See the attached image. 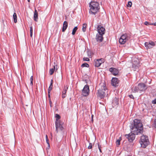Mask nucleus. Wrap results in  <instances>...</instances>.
<instances>
[{"mask_svg": "<svg viewBox=\"0 0 156 156\" xmlns=\"http://www.w3.org/2000/svg\"><path fill=\"white\" fill-rule=\"evenodd\" d=\"M98 149L100 151V152H101V145H99V144H98Z\"/></svg>", "mask_w": 156, "mask_h": 156, "instance_id": "35", "label": "nucleus"}, {"mask_svg": "<svg viewBox=\"0 0 156 156\" xmlns=\"http://www.w3.org/2000/svg\"><path fill=\"white\" fill-rule=\"evenodd\" d=\"M153 126L154 128H156V119L154 121Z\"/></svg>", "mask_w": 156, "mask_h": 156, "instance_id": "34", "label": "nucleus"}, {"mask_svg": "<svg viewBox=\"0 0 156 156\" xmlns=\"http://www.w3.org/2000/svg\"><path fill=\"white\" fill-rule=\"evenodd\" d=\"M105 86H103L101 87V89H99L98 91V96L101 98H102L105 95V91L106 90Z\"/></svg>", "mask_w": 156, "mask_h": 156, "instance_id": "6", "label": "nucleus"}, {"mask_svg": "<svg viewBox=\"0 0 156 156\" xmlns=\"http://www.w3.org/2000/svg\"><path fill=\"white\" fill-rule=\"evenodd\" d=\"M120 140H117L116 141V144L117 146H118L120 144Z\"/></svg>", "mask_w": 156, "mask_h": 156, "instance_id": "28", "label": "nucleus"}, {"mask_svg": "<svg viewBox=\"0 0 156 156\" xmlns=\"http://www.w3.org/2000/svg\"><path fill=\"white\" fill-rule=\"evenodd\" d=\"M50 92H48V97L49 98V99H51L50 98Z\"/></svg>", "mask_w": 156, "mask_h": 156, "instance_id": "40", "label": "nucleus"}, {"mask_svg": "<svg viewBox=\"0 0 156 156\" xmlns=\"http://www.w3.org/2000/svg\"><path fill=\"white\" fill-rule=\"evenodd\" d=\"M33 30L32 27H30V33H33Z\"/></svg>", "mask_w": 156, "mask_h": 156, "instance_id": "41", "label": "nucleus"}, {"mask_svg": "<svg viewBox=\"0 0 156 156\" xmlns=\"http://www.w3.org/2000/svg\"><path fill=\"white\" fill-rule=\"evenodd\" d=\"M119 99L117 98L116 97L113 99L112 101V103H115L117 105L119 104Z\"/></svg>", "mask_w": 156, "mask_h": 156, "instance_id": "18", "label": "nucleus"}, {"mask_svg": "<svg viewBox=\"0 0 156 156\" xmlns=\"http://www.w3.org/2000/svg\"><path fill=\"white\" fill-rule=\"evenodd\" d=\"M33 76H31L30 77V84L32 86L33 85Z\"/></svg>", "mask_w": 156, "mask_h": 156, "instance_id": "27", "label": "nucleus"}, {"mask_svg": "<svg viewBox=\"0 0 156 156\" xmlns=\"http://www.w3.org/2000/svg\"><path fill=\"white\" fill-rule=\"evenodd\" d=\"M66 96V94L64 93H62V98H64Z\"/></svg>", "mask_w": 156, "mask_h": 156, "instance_id": "36", "label": "nucleus"}, {"mask_svg": "<svg viewBox=\"0 0 156 156\" xmlns=\"http://www.w3.org/2000/svg\"><path fill=\"white\" fill-rule=\"evenodd\" d=\"M95 64V67H98L100 66L101 64L104 62V60L103 58H101L94 60Z\"/></svg>", "mask_w": 156, "mask_h": 156, "instance_id": "11", "label": "nucleus"}, {"mask_svg": "<svg viewBox=\"0 0 156 156\" xmlns=\"http://www.w3.org/2000/svg\"><path fill=\"white\" fill-rule=\"evenodd\" d=\"M53 80L52 79H51V83L50 84L53 85Z\"/></svg>", "mask_w": 156, "mask_h": 156, "instance_id": "44", "label": "nucleus"}, {"mask_svg": "<svg viewBox=\"0 0 156 156\" xmlns=\"http://www.w3.org/2000/svg\"><path fill=\"white\" fill-rule=\"evenodd\" d=\"M83 60L84 61H90V59L87 57H84L83 58Z\"/></svg>", "mask_w": 156, "mask_h": 156, "instance_id": "30", "label": "nucleus"}, {"mask_svg": "<svg viewBox=\"0 0 156 156\" xmlns=\"http://www.w3.org/2000/svg\"><path fill=\"white\" fill-rule=\"evenodd\" d=\"M150 25H154V26H156V23H151V24H150Z\"/></svg>", "mask_w": 156, "mask_h": 156, "instance_id": "42", "label": "nucleus"}, {"mask_svg": "<svg viewBox=\"0 0 156 156\" xmlns=\"http://www.w3.org/2000/svg\"><path fill=\"white\" fill-rule=\"evenodd\" d=\"M87 24L86 23H84L83 25L82 30L83 32L86 31V28L87 27Z\"/></svg>", "mask_w": 156, "mask_h": 156, "instance_id": "22", "label": "nucleus"}, {"mask_svg": "<svg viewBox=\"0 0 156 156\" xmlns=\"http://www.w3.org/2000/svg\"><path fill=\"white\" fill-rule=\"evenodd\" d=\"M92 147V144L91 143H89V145L88 147V149H91Z\"/></svg>", "mask_w": 156, "mask_h": 156, "instance_id": "31", "label": "nucleus"}, {"mask_svg": "<svg viewBox=\"0 0 156 156\" xmlns=\"http://www.w3.org/2000/svg\"><path fill=\"white\" fill-rule=\"evenodd\" d=\"M49 103L51 107H52V102L51 99H49Z\"/></svg>", "mask_w": 156, "mask_h": 156, "instance_id": "39", "label": "nucleus"}, {"mask_svg": "<svg viewBox=\"0 0 156 156\" xmlns=\"http://www.w3.org/2000/svg\"><path fill=\"white\" fill-rule=\"evenodd\" d=\"M53 88V85L50 84L49 87L48 89V92H51Z\"/></svg>", "mask_w": 156, "mask_h": 156, "instance_id": "26", "label": "nucleus"}, {"mask_svg": "<svg viewBox=\"0 0 156 156\" xmlns=\"http://www.w3.org/2000/svg\"><path fill=\"white\" fill-rule=\"evenodd\" d=\"M33 35V33H30V36L31 37H32Z\"/></svg>", "mask_w": 156, "mask_h": 156, "instance_id": "46", "label": "nucleus"}, {"mask_svg": "<svg viewBox=\"0 0 156 156\" xmlns=\"http://www.w3.org/2000/svg\"><path fill=\"white\" fill-rule=\"evenodd\" d=\"M152 103L153 104H156V99L153 100L152 101Z\"/></svg>", "mask_w": 156, "mask_h": 156, "instance_id": "38", "label": "nucleus"}, {"mask_svg": "<svg viewBox=\"0 0 156 156\" xmlns=\"http://www.w3.org/2000/svg\"><path fill=\"white\" fill-rule=\"evenodd\" d=\"M130 37L128 34H125L122 35L119 40V43L121 44H124L130 39Z\"/></svg>", "mask_w": 156, "mask_h": 156, "instance_id": "5", "label": "nucleus"}, {"mask_svg": "<svg viewBox=\"0 0 156 156\" xmlns=\"http://www.w3.org/2000/svg\"><path fill=\"white\" fill-rule=\"evenodd\" d=\"M38 18V14L37 12V10L35 9L34 13V20L37 22V20Z\"/></svg>", "mask_w": 156, "mask_h": 156, "instance_id": "15", "label": "nucleus"}, {"mask_svg": "<svg viewBox=\"0 0 156 156\" xmlns=\"http://www.w3.org/2000/svg\"><path fill=\"white\" fill-rule=\"evenodd\" d=\"M139 65H136L135 64L133 63L132 65V67L134 71H137L139 69Z\"/></svg>", "mask_w": 156, "mask_h": 156, "instance_id": "17", "label": "nucleus"}, {"mask_svg": "<svg viewBox=\"0 0 156 156\" xmlns=\"http://www.w3.org/2000/svg\"><path fill=\"white\" fill-rule=\"evenodd\" d=\"M78 29V27H75L73 29L72 32V34L73 35H74L75 34V33L77 30Z\"/></svg>", "mask_w": 156, "mask_h": 156, "instance_id": "23", "label": "nucleus"}, {"mask_svg": "<svg viewBox=\"0 0 156 156\" xmlns=\"http://www.w3.org/2000/svg\"><path fill=\"white\" fill-rule=\"evenodd\" d=\"M128 96L131 98L134 99V98L132 94H130L128 95Z\"/></svg>", "mask_w": 156, "mask_h": 156, "instance_id": "37", "label": "nucleus"}, {"mask_svg": "<svg viewBox=\"0 0 156 156\" xmlns=\"http://www.w3.org/2000/svg\"><path fill=\"white\" fill-rule=\"evenodd\" d=\"M55 66V70L56 71L58 69V68H57V66L56 65Z\"/></svg>", "mask_w": 156, "mask_h": 156, "instance_id": "43", "label": "nucleus"}, {"mask_svg": "<svg viewBox=\"0 0 156 156\" xmlns=\"http://www.w3.org/2000/svg\"><path fill=\"white\" fill-rule=\"evenodd\" d=\"M97 29L98 33L96 34L95 39L97 41L100 43L103 40V36L105 33V29L101 25H98Z\"/></svg>", "mask_w": 156, "mask_h": 156, "instance_id": "2", "label": "nucleus"}, {"mask_svg": "<svg viewBox=\"0 0 156 156\" xmlns=\"http://www.w3.org/2000/svg\"><path fill=\"white\" fill-rule=\"evenodd\" d=\"M89 86L88 85H85L82 90V95L84 96H88L89 93Z\"/></svg>", "mask_w": 156, "mask_h": 156, "instance_id": "9", "label": "nucleus"}, {"mask_svg": "<svg viewBox=\"0 0 156 156\" xmlns=\"http://www.w3.org/2000/svg\"><path fill=\"white\" fill-rule=\"evenodd\" d=\"M119 83V80L118 78L116 77H113L112 78L111 80V84L112 86L115 87H116L118 86Z\"/></svg>", "mask_w": 156, "mask_h": 156, "instance_id": "12", "label": "nucleus"}, {"mask_svg": "<svg viewBox=\"0 0 156 156\" xmlns=\"http://www.w3.org/2000/svg\"><path fill=\"white\" fill-rule=\"evenodd\" d=\"M55 118H56V121L55 122H58L59 121L58 120L60 118V116L58 114H56L55 115Z\"/></svg>", "mask_w": 156, "mask_h": 156, "instance_id": "25", "label": "nucleus"}, {"mask_svg": "<svg viewBox=\"0 0 156 156\" xmlns=\"http://www.w3.org/2000/svg\"><path fill=\"white\" fill-rule=\"evenodd\" d=\"M109 71L111 73L115 76L117 75L119 73V71L115 68L111 67L109 69Z\"/></svg>", "mask_w": 156, "mask_h": 156, "instance_id": "13", "label": "nucleus"}, {"mask_svg": "<svg viewBox=\"0 0 156 156\" xmlns=\"http://www.w3.org/2000/svg\"><path fill=\"white\" fill-rule=\"evenodd\" d=\"M137 87H133L132 88V90L133 92L136 93L139 92Z\"/></svg>", "mask_w": 156, "mask_h": 156, "instance_id": "16", "label": "nucleus"}, {"mask_svg": "<svg viewBox=\"0 0 156 156\" xmlns=\"http://www.w3.org/2000/svg\"><path fill=\"white\" fill-rule=\"evenodd\" d=\"M14 22L16 23L17 22V16L16 13L14 12L13 15Z\"/></svg>", "mask_w": 156, "mask_h": 156, "instance_id": "19", "label": "nucleus"}, {"mask_svg": "<svg viewBox=\"0 0 156 156\" xmlns=\"http://www.w3.org/2000/svg\"><path fill=\"white\" fill-rule=\"evenodd\" d=\"M89 7H90V13L94 15L100 9L99 4L97 2H91L90 3Z\"/></svg>", "mask_w": 156, "mask_h": 156, "instance_id": "3", "label": "nucleus"}, {"mask_svg": "<svg viewBox=\"0 0 156 156\" xmlns=\"http://www.w3.org/2000/svg\"><path fill=\"white\" fill-rule=\"evenodd\" d=\"M139 142L141 147L145 148L150 143L148 136L146 135L142 136Z\"/></svg>", "mask_w": 156, "mask_h": 156, "instance_id": "4", "label": "nucleus"}, {"mask_svg": "<svg viewBox=\"0 0 156 156\" xmlns=\"http://www.w3.org/2000/svg\"><path fill=\"white\" fill-rule=\"evenodd\" d=\"M144 24L146 25H150V24H151V23L148 22L147 21H145L144 22Z\"/></svg>", "mask_w": 156, "mask_h": 156, "instance_id": "33", "label": "nucleus"}, {"mask_svg": "<svg viewBox=\"0 0 156 156\" xmlns=\"http://www.w3.org/2000/svg\"><path fill=\"white\" fill-rule=\"evenodd\" d=\"M144 45L147 49H150L152 48L155 45V44L153 41H150L149 42H145Z\"/></svg>", "mask_w": 156, "mask_h": 156, "instance_id": "10", "label": "nucleus"}, {"mask_svg": "<svg viewBox=\"0 0 156 156\" xmlns=\"http://www.w3.org/2000/svg\"><path fill=\"white\" fill-rule=\"evenodd\" d=\"M68 89V87L67 86H64L63 91L62 92V93L66 94V91Z\"/></svg>", "mask_w": 156, "mask_h": 156, "instance_id": "21", "label": "nucleus"}, {"mask_svg": "<svg viewBox=\"0 0 156 156\" xmlns=\"http://www.w3.org/2000/svg\"><path fill=\"white\" fill-rule=\"evenodd\" d=\"M55 71V66H54L53 68L51 69H50L49 74L50 75H52Z\"/></svg>", "mask_w": 156, "mask_h": 156, "instance_id": "20", "label": "nucleus"}, {"mask_svg": "<svg viewBox=\"0 0 156 156\" xmlns=\"http://www.w3.org/2000/svg\"><path fill=\"white\" fill-rule=\"evenodd\" d=\"M132 5V3L131 2L129 1L128 2V3L127 5V7H131Z\"/></svg>", "mask_w": 156, "mask_h": 156, "instance_id": "29", "label": "nucleus"}, {"mask_svg": "<svg viewBox=\"0 0 156 156\" xmlns=\"http://www.w3.org/2000/svg\"><path fill=\"white\" fill-rule=\"evenodd\" d=\"M45 137H46V140H47V139H48V136L47 135H46Z\"/></svg>", "mask_w": 156, "mask_h": 156, "instance_id": "47", "label": "nucleus"}, {"mask_svg": "<svg viewBox=\"0 0 156 156\" xmlns=\"http://www.w3.org/2000/svg\"><path fill=\"white\" fill-rule=\"evenodd\" d=\"M68 27V23L66 21H65L63 23L62 31L63 32L65 31Z\"/></svg>", "mask_w": 156, "mask_h": 156, "instance_id": "14", "label": "nucleus"}, {"mask_svg": "<svg viewBox=\"0 0 156 156\" xmlns=\"http://www.w3.org/2000/svg\"><path fill=\"white\" fill-rule=\"evenodd\" d=\"M28 2H30V0H28Z\"/></svg>", "mask_w": 156, "mask_h": 156, "instance_id": "48", "label": "nucleus"}, {"mask_svg": "<svg viewBox=\"0 0 156 156\" xmlns=\"http://www.w3.org/2000/svg\"><path fill=\"white\" fill-rule=\"evenodd\" d=\"M138 88L140 93L144 91L147 88L146 85L143 83H139L138 85Z\"/></svg>", "mask_w": 156, "mask_h": 156, "instance_id": "8", "label": "nucleus"}, {"mask_svg": "<svg viewBox=\"0 0 156 156\" xmlns=\"http://www.w3.org/2000/svg\"><path fill=\"white\" fill-rule=\"evenodd\" d=\"M63 122L60 121H59L58 122H55V124L56 126V130L55 131L58 133V130L62 131L63 129V128L62 126V124Z\"/></svg>", "mask_w": 156, "mask_h": 156, "instance_id": "7", "label": "nucleus"}, {"mask_svg": "<svg viewBox=\"0 0 156 156\" xmlns=\"http://www.w3.org/2000/svg\"><path fill=\"white\" fill-rule=\"evenodd\" d=\"M81 67H89V65L88 64L86 63H84L81 65Z\"/></svg>", "mask_w": 156, "mask_h": 156, "instance_id": "24", "label": "nucleus"}, {"mask_svg": "<svg viewBox=\"0 0 156 156\" xmlns=\"http://www.w3.org/2000/svg\"><path fill=\"white\" fill-rule=\"evenodd\" d=\"M133 122V124H132L131 126H130L131 133L125 135L130 142H132L135 139L136 134L138 135L143 132V125L140 120L135 119Z\"/></svg>", "mask_w": 156, "mask_h": 156, "instance_id": "1", "label": "nucleus"}, {"mask_svg": "<svg viewBox=\"0 0 156 156\" xmlns=\"http://www.w3.org/2000/svg\"><path fill=\"white\" fill-rule=\"evenodd\" d=\"M89 52H88L87 53L88 56L89 57H90V56H91V55H90V54H89Z\"/></svg>", "mask_w": 156, "mask_h": 156, "instance_id": "45", "label": "nucleus"}, {"mask_svg": "<svg viewBox=\"0 0 156 156\" xmlns=\"http://www.w3.org/2000/svg\"><path fill=\"white\" fill-rule=\"evenodd\" d=\"M46 141L47 143L48 144V147L49 148L50 147V144L49 143V140L48 139H47V140H46Z\"/></svg>", "mask_w": 156, "mask_h": 156, "instance_id": "32", "label": "nucleus"}]
</instances>
